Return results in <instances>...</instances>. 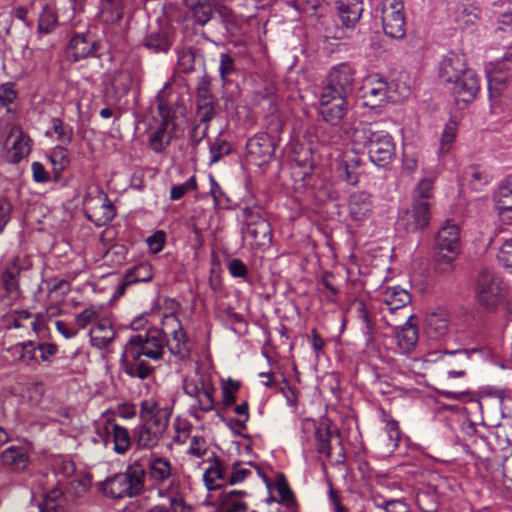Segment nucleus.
<instances>
[{"label": "nucleus", "instance_id": "48", "mask_svg": "<svg viewBox=\"0 0 512 512\" xmlns=\"http://www.w3.org/2000/svg\"><path fill=\"white\" fill-rule=\"evenodd\" d=\"M358 317L364 323L363 334L367 346L374 342V325L364 301H356Z\"/></svg>", "mask_w": 512, "mask_h": 512}, {"label": "nucleus", "instance_id": "15", "mask_svg": "<svg viewBox=\"0 0 512 512\" xmlns=\"http://www.w3.org/2000/svg\"><path fill=\"white\" fill-rule=\"evenodd\" d=\"M200 387L204 395L200 403V410L202 412H210L214 409V394L216 388L211 382L210 377L205 375H199L197 378L185 377L183 379V391L186 395L190 396L195 389Z\"/></svg>", "mask_w": 512, "mask_h": 512}, {"label": "nucleus", "instance_id": "29", "mask_svg": "<svg viewBox=\"0 0 512 512\" xmlns=\"http://www.w3.org/2000/svg\"><path fill=\"white\" fill-rule=\"evenodd\" d=\"M341 22L346 27H354L363 13V0H337Z\"/></svg>", "mask_w": 512, "mask_h": 512}, {"label": "nucleus", "instance_id": "46", "mask_svg": "<svg viewBox=\"0 0 512 512\" xmlns=\"http://www.w3.org/2000/svg\"><path fill=\"white\" fill-rule=\"evenodd\" d=\"M126 283L136 284L139 282H149L153 278L152 266L148 262H141L124 273Z\"/></svg>", "mask_w": 512, "mask_h": 512}, {"label": "nucleus", "instance_id": "17", "mask_svg": "<svg viewBox=\"0 0 512 512\" xmlns=\"http://www.w3.org/2000/svg\"><path fill=\"white\" fill-rule=\"evenodd\" d=\"M508 62L501 61L491 64L486 69L488 78V90L491 99L498 98L507 86L511 78L509 68L506 66Z\"/></svg>", "mask_w": 512, "mask_h": 512}, {"label": "nucleus", "instance_id": "21", "mask_svg": "<svg viewBox=\"0 0 512 512\" xmlns=\"http://www.w3.org/2000/svg\"><path fill=\"white\" fill-rule=\"evenodd\" d=\"M209 467L205 470L203 475L204 483L208 490H216L228 484L224 469V462L215 453L207 459Z\"/></svg>", "mask_w": 512, "mask_h": 512}, {"label": "nucleus", "instance_id": "53", "mask_svg": "<svg viewBox=\"0 0 512 512\" xmlns=\"http://www.w3.org/2000/svg\"><path fill=\"white\" fill-rule=\"evenodd\" d=\"M226 32L231 36H236L239 32L238 21L230 9H221L217 11Z\"/></svg>", "mask_w": 512, "mask_h": 512}, {"label": "nucleus", "instance_id": "64", "mask_svg": "<svg viewBox=\"0 0 512 512\" xmlns=\"http://www.w3.org/2000/svg\"><path fill=\"white\" fill-rule=\"evenodd\" d=\"M500 264L512 273V239L506 240L497 255Z\"/></svg>", "mask_w": 512, "mask_h": 512}, {"label": "nucleus", "instance_id": "50", "mask_svg": "<svg viewBox=\"0 0 512 512\" xmlns=\"http://www.w3.org/2000/svg\"><path fill=\"white\" fill-rule=\"evenodd\" d=\"M277 491L280 496L279 502L284 504L288 509H294L297 507V501L295 495L284 475L281 474L276 483Z\"/></svg>", "mask_w": 512, "mask_h": 512}, {"label": "nucleus", "instance_id": "52", "mask_svg": "<svg viewBox=\"0 0 512 512\" xmlns=\"http://www.w3.org/2000/svg\"><path fill=\"white\" fill-rule=\"evenodd\" d=\"M51 122L53 130L57 134L58 141L66 145L70 144L73 139L72 127L68 124H64L60 118H53Z\"/></svg>", "mask_w": 512, "mask_h": 512}, {"label": "nucleus", "instance_id": "61", "mask_svg": "<svg viewBox=\"0 0 512 512\" xmlns=\"http://www.w3.org/2000/svg\"><path fill=\"white\" fill-rule=\"evenodd\" d=\"M456 136V123L450 122L448 123L441 135L440 140V152L447 153L450 150V146L454 141Z\"/></svg>", "mask_w": 512, "mask_h": 512}, {"label": "nucleus", "instance_id": "23", "mask_svg": "<svg viewBox=\"0 0 512 512\" xmlns=\"http://www.w3.org/2000/svg\"><path fill=\"white\" fill-rule=\"evenodd\" d=\"M121 367L124 373L132 378L145 380L153 375L155 368L142 357L129 355L123 351L121 356Z\"/></svg>", "mask_w": 512, "mask_h": 512}, {"label": "nucleus", "instance_id": "35", "mask_svg": "<svg viewBox=\"0 0 512 512\" xmlns=\"http://www.w3.org/2000/svg\"><path fill=\"white\" fill-rule=\"evenodd\" d=\"M405 317L407 320L405 324L401 326V328L396 332V338L399 347L403 351L409 352L417 344L418 330L417 327L411 322L414 316L411 314H406Z\"/></svg>", "mask_w": 512, "mask_h": 512}, {"label": "nucleus", "instance_id": "24", "mask_svg": "<svg viewBox=\"0 0 512 512\" xmlns=\"http://www.w3.org/2000/svg\"><path fill=\"white\" fill-rule=\"evenodd\" d=\"M98 434L102 438L112 437L113 449L117 454H125L131 447L132 437L128 429L112 421H107L104 432L99 431Z\"/></svg>", "mask_w": 512, "mask_h": 512}, {"label": "nucleus", "instance_id": "2", "mask_svg": "<svg viewBox=\"0 0 512 512\" xmlns=\"http://www.w3.org/2000/svg\"><path fill=\"white\" fill-rule=\"evenodd\" d=\"M359 141L368 152L370 161L379 166L387 167L396 157V146L392 136L379 128L378 125L366 123L354 131Z\"/></svg>", "mask_w": 512, "mask_h": 512}, {"label": "nucleus", "instance_id": "19", "mask_svg": "<svg viewBox=\"0 0 512 512\" xmlns=\"http://www.w3.org/2000/svg\"><path fill=\"white\" fill-rule=\"evenodd\" d=\"M480 351L481 349L479 348L445 351L444 364L448 370V376L452 378L463 377L465 375V368L470 360V355Z\"/></svg>", "mask_w": 512, "mask_h": 512}, {"label": "nucleus", "instance_id": "36", "mask_svg": "<svg viewBox=\"0 0 512 512\" xmlns=\"http://www.w3.org/2000/svg\"><path fill=\"white\" fill-rule=\"evenodd\" d=\"M191 10L194 21L200 26L206 25L213 17V5L210 0H184Z\"/></svg>", "mask_w": 512, "mask_h": 512}, {"label": "nucleus", "instance_id": "39", "mask_svg": "<svg viewBox=\"0 0 512 512\" xmlns=\"http://www.w3.org/2000/svg\"><path fill=\"white\" fill-rule=\"evenodd\" d=\"M244 233L257 247L268 246L272 241V229L268 221H260L256 226L246 228Z\"/></svg>", "mask_w": 512, "mask_h": 512}, {"label": "nucleus", "instance_id": "22", "mask_svg": "<svg viewBox=\"0 0 512 512\" xmlns=\"http://www.w3.org/2000/svg\"><path fill=\"white\" fill-rule=\"evenodd\" d=\"M389 86L387 81L379 74L371 75L364 86L363 97L366 99V104L371 107L379 106L383 103L388 96Z\"/></svg>", "mask_w": 512, "mask_h": 512}, {"label": "nucleus", "instance_id": "62", "mask_svg": "<svg viewBox=\"0 0 512 512\" xmlns=\"http://www.w3.org/2000/svg\"><path fill=\"white\" fill-rule=\"evenodd\" d=\"M243 216L246 228L256 226V223L260 221H267L263 216V211L260 207H245L243 210Z\"/></svg>", "mask_w": 512, "mask_h": 512}, {"label": "nucleus", "instance_id": "54", "mask_svg": "<svg viewBox=\"0 0 512 512\" xmlns=\"http://www.w3.org/2000/svg\"><path fill=\"white\" fill-rule=\"evenodd\" d=\"M236 72L235 60L228 53L220 55L219 73L224 82H227L229 77Z\"/></svg>", "mask_w": 512, "mask_h": 512}, {"label": "nucleus", "instance_id": "43", "mask_svg": "<svg viewBox=\"0 0 512 512\" xmlns=\"http://www.w3.org/2000/svg\"><path fill=\"white\" fill-rule=\"evenodd\" d=\"M175 132L158 126L148 137V146L155 153L163 152L171 143Z\"/></svg>", "mask_w": 512, "mask_h": 512}, {"label": "nucleus", "instance_id": "44", "mask_svg": "<svg viewBox=\"0 0 512 512\" xmlns=\"http://www.w3.org/2000/svg\"><path fill=\"white\" fill-rule=\"evenodd\" d=\"M21 266L18 260H13L2 273V281L9 294H17L19 291V275Z\"/></svg>", "mask_w": 512, "mask_h": 512}, {"label": "nucleus", "instance_id": "28", "mask_svg": "<svg viewBox=\"0 0 512 512\" xmlns=\"http://www.w3.org/2000/svg\"><path fill=\"white\" fill-rule=\"evenodd\" d=\"M27 450L21 446H10L0 454L1 464L13 471H23L29 463Z\"/></svg>", "mask_w": 512, "mask_h": 512}, {"label": "nucleus", "instance_id": "38", "mask_svg": "<svg viewBox=\"0 0 512 512\" xmlns=\"http://www.w3.org/2000/svg\"><path fill=\"white\" fill-rule=\"evenodd\" d=\"M65 497L58 488H53L44 494L42 502L38 504L40 512H66Z\"/></svg>", "mask_w": 512, "mask_h": 512}, {"label": "nucleus", "instance_id": "8", "mask_svg": "<svg viewBox=\"0 0 512 512\" xmlns=\"http://www.w3.org/2000/svg\"><path fill=\"white\" fill-rule=\"evenodd\" d=\"M431 220V204L412 202L409 209L402 211L397 219V225L407 233L423 231Z\"/></svg>", "mask_w": 512, "mask_h": 512}, {"label": "nucleus", "instance_id": "58", "mask_svg": "<svg viewBox=\"0 0 512 512\" xmlns=\"http://www.w3.org/2000/svg\"><path fill=\"white\" fill-rule=\"evenodd\" d=\"M216 111L214 104L201 103L196 105V117L199 124L208 125L209 122L215 117Z\"/></svg>", "mask_w": 512, "mask_h": 512}, {"label": "nucleus", "instance_id": "30", "mask_svg": "<svg viewBox=\"0 0 512 512\" xmlns=\"http://www.w3.org/2000/svg\"><path fill=\"white\" fill-rule=\"evenodd\" d=\"M89 335L91 344L99 349L106 348L115 338L112 324L107 319H98L90 330Z\"/></svg>", "mask_w": 512, "mask_h": 512}, {"label": "nucleus", "instance_id": "16", "mask_svg": "<svg viewBox=\"0 0 512 512\" xmlns=\"http://www.w3.org/2000/svg\"><path fill=\"white\" fill-rule=\"evenodd\" d=\"M167 324L171 325L172 340L167 339L168 350L171 354L179 358L180 360L188 359L191 355V349L189 347L188 336L182 327L181 322L175 316L167 317Z\"/></svg>", "mask_w": 512, "mask_h": 512}, {"label": "nucleus", "instance_id": "56", "mask_svg": "<svg viewBox=\"0 0 512 512\" xmlns=\"http://www.w3.org/2000/svg\"><path fill=\"white\" fill-rule=\"evenodd\" d=\"M464 178L469 182L471 188L474 190L480 189L488 182L487 176L480 172L476 167H469L464 172Z\"/></svg>", "mask_w": 512, "mask_h": 512}, {"label": "nucleus", "instance_id": "42", "mask_svg": "<svg viewBox=\"0 0 512 512\" xmlns=\"http://www.w3.org/2000/svg\"><path fill=\"white\" fill-rule=\"evenodd\" d=\"M411 301L410 294L403 289L388 288L385 292L384 303L391 312L405 308Z\"/></svg>", "mask_w": 512, "mask_h": 512}, {"label": "nucleus", "instance_id": "40", "mask_svg": "<svg viewBox=\"0 0 512 512\" xmlns=\"http://www.w3.org/2000/svg\"><path fill=\"white\" fill-rule=\"evenodd\" d=\"M100 15L105 23L120 21L124 13L123 0H101Z\"/></svg>", "mask_w": 512, "mask_h": 512}, {"label": "nucleus", "instance_id": "45", "mask_svg": "<svg viewBox=\"0 0 512 512\" xmlns=\"http://www.w3.org/2000/svg\"><path fill=\"white\" fill-rule=\"evenodd\" d=\"M49 160L52 164L54 180L59 181L61 173L70 164V158L67 149L62 146H56L51 151Z\"/></svg>", "mask_w": 512, "mask_h": 512}, {"label": "nucleus", "instance_id": "10", "mask_svg": "<svg viewBox=\"0 0 512 512\" xmlns=\"http://www.w3.org/2000/svg\"><path fill=\"white\" fill-rule=\"evenodd\" d=\"M84 213L87 219L98 227L108 224L116 215L114 205L107 194L102 192L84 200Z\"/></svg>", "mask_w": 512, "mask_h": 512}, {"label": "nucleus", "instance_id": "41", "mask_svg": "<svg viewBox=\"0 0 512 512\" xmlns=\"http://www.w3.org/2000/svg\"><path fill=\"white\" fill-rule=\"evenodd\" d=\"M497 208L501 211H512V176L506 177L494 193Z\"/></svg>", "mask_w": 512, "mask_h": 512}, {"label": "nucleus", "instance_id": "25", "mask_svg": "<svg viewBox=\"0 0 512 512\" xmlns=\"http://www.w3.org/2000/svg\"><path fill=\"white\" fill-rule=\"evenodd\" d=\"M247 495L244 490H230L222 492L218 498L216 512H257L249 511V507L243 498Z\"/></svg>", "mask_w": 512, "mask_h": 512}, {"label": "nucleus", "instance_id": "4", "mask_svg": "<svg viewBox=\"0 0 512 512\" xmlns=\"http://www.w3.org/2000/svg\"><path fill=\"white\" fill-rule=\"evenodd\" d=\"M167 344L166 333L156 327H150L143 333L132 335L124 346L125 352L137 357H147L151 360H160L164 355Z\"/></svg>", "mask_w": 512, "mask_h": 512}, {"label": "nucleus", "instance_id": "12", "mask_svg": "<svg viewBox=\"0 0 512 512\" xmlns=\"http://www.w3.org/2000/svg\"><path fill=\"white\" fill-rule=\"evenodd\" d=\"M274 152V141L265 133L254 135L246 143V159L249 163L256 166H262L270 162Z\"/></svg>", "mask_w": 512, "mask_h": 512}, {"label": "nucleus", "instance_id": "32", "mask_svg": "<svg viewBox=\"0 0 512 512\" xmlns=\"http://www.w3.org/2000/svg\"><path fill=\"white\" fill-rule=\"evenodd\" d=\"M12 137H14V141L11 148L7 151L6 159L9 163L17 164L29 155L31 148L29 138H27L20 129L17 130L16 134L12 131L7 141Z\"/></svg>", "mask_w": 512, "mask_h": 512}, {"label": "nucleus", "instance_id": "7", "mask_svg": "<svg viewBox=\"0 0 512 512\" xmlns=\"http://www.w3.org/2000/svg\"><path fill=\"white\" fill-rule=\"evenodd\" d=\"M348 97L322 89L320 96V114L325 122L335 128L346 116L349 110Z\"/></svg>", "mask_w": 512, "mask_h": 512}, {"label": "nucleus", "instance_id": "37", "mask_svg": "<svg viewBox=\"0 0 512 512\" xmlns=\"http://www.w3.org/2000/svg\"><path fill=\"white\" fill-rule=\"evenodd\" d=\"M177 67L182 73L188 74L195 71V65L198 60L202 63L204 56L199 50L192 47H182L177 50Z\"/></svg>", "mask_w": 512, "mask_h": 512}, {"label": "nucleus", "instance_id": "20", "mask_svg": "<svg viewBox=\"0 0 512 512\" xmlns=\"http://www.w3.org/2000/svg\"><path fill=\"white\" fill-rule=\"evenodd\" d=\"M142 44L153 53H167L173 45V32L169 27H157L148 32Z\"/></svg>", "mask_w": 512, "mask_h": 512}, {"label": "nucleus", "instance_id": "5", "mask_svg": "<svg viewBox=\"0 0 512 512\" xmlns=\"http://www.w3.org/2000/svg\"><path fill=\"white\" fill-rule=\"evenodd\" d=\"M475 296L483 308L496 310L504 299L502 280L489 269L481 270L475 281Z\"/></svg>", "mask_w": 512, "mask_h": 512}, {"label": "nucleus", "instance_id": "47", "mask_svg": "<svg viewBox=\"0 0 512 512\" xmlns=\"http://www.w3.org/2000/svg\"><path fill=\"white\" fill-rule=\"evenodd\" d=\"M157 109L161 118L159 126L175 132V110L160 95L157 96Z\"/></svg>", "mask_w": 512, "mask_h": 512}, {"label": "nucleus", "instance_id": "59", "mask_svg": "<svg viewBox=\"0 0 512 512\" xmlns=\"http://www.w3.org/2000/svg\"><path fill=\"white\" fill-rule=\"evenodd\" d=\"M197 189V182L195 176H191L186 182L180 185H175L171 188L170 198L172 200L181 199L189 191Z\"/></svg>", "mask_w": 512, "mask_h": 512}, {"label": "nucleus", "instance_id": "6", "mask_svg": "<svg viewBox=\"0 0 512 512\" xmlns=\"http://www.w3.org/2000/svg\"><path fill=\"white\" fill-rule=\"evenodd\" d=\"M435 246L438 250V269L442 270L440 266L444 264L449 266L446 271H452V264L460 252L459 226L451 220H446L437 233Z\"/></svg>", "mask_w": 512, "mask_h": 512}, {"label": "nucleus", "instance_id": "57", "mask_svg": "<svg viewBox=\"0 0 512 512\" xmlns=\"http://www.w3.org/2000/svg\"><path fill=\"white\" fill-rule=\"evenodd\" d=\"M208 451V444L203 436L195 435L191 437V442L187 453L195 458H202Z\"/></svg>", "mask_w": 512, "mask_h": 512}, {"label": "nucleus", "instance_id": "14", "mask_svg": "<svg viewBox=\"0 0 512 512\" xmlns=\"http://www.w3.org/2000/svg\"><path fill=\"white\" fill-rule=\"evenodd\" d=\"M99 48V41L90 32L76 33L68 45L69 53L74 61L98 56Z\"/></svg>", "mask_w": 512, "mask_h": 512}, {"label": "nucleus", "instance_id": "3", "mask_svg": "<svg viewBox=\"0 0 512 512\" xmlns=\"http://www.w3.org/2000/svg\"><path fill=\"white\" fill-rule=\"evenodd\" d=\"M146 469L135 461L125 473H120L106 480L104 492L114 499L134 497L139 495L144 488Z\"/></svg>", "mask_w": 512, "mask_h": 512}, {"label": "nucleus", "instance_id": "49", "mask_svg": "<svg viewBox=\"0 0 512 512\" xmlns=\"http://www.w3.org/2000/svg\"><path fill=\"white\" fill-rule=\"evenodd\" d=\"M433 185L434 180L432 178H424L422 179L416 186L413 195L412 202H421L425 204H431V199L433 198Z\"/></svg>", "mask_w": 512, "mask_h": 512}, {"label": "nucleus", "instance_id": "60", "mask_svg": "<svg viewBox=\"0 0 512 512\" xmlns=\"http://www.w3.org/2000/svg\"><path fill=\"white\" fill-rule=\"evenodd\" d=\"M251 475V471L248 468L242 466V463L237 461L232 464L231 474L227 479L229 485H234L243 482L246 478Z\"/></svg>", "mask_w": 512, "mask_h": 512}, {"label": "nucleus", "instance_id": "33", "mask_svg": "<svg viewBox=\"0 0 512 512\" xmlns=\"http://www.w3.org/2000/svg\"><path fill=\"white\" fill-rule=\"evenodd\" d=\"M372 210V201L369 193L358 191L353 193L349 199V211L351 217L356 220H362L367 217Z\"/></svg>", "mask_w": 512, "mask_h": 512}, {"label": "nucleus", "instance_id": "55", "mask_svg": "<svg viewBox=\"0 0 512 512\" xmlns=\"http://www.w3.org/2000/svg\"><path fill=\"white\" fill-rule=\"evenodd\" d=\"M99 313L98 310L91 306L89 308L84 309L81 313L76 315L75 323L79 329H85L91 323H96L98 321Z\"/></svg>", "mask_w": 512, "mask_h": 512}, {"label": "nucleus", "instance_id": "13", "mask_svg": "<svg viewBox=\"0 0 512 512\" xmlns=\"http://www.w3.org/2000/svg\"><path fill=\"white\" fill-rule=\"evenodd\" d=\"M449 85L448 89L457 103L472 102L480 90L479 78L473 70L466 71L460 78H457Z\"/></svg>", "mask_w": 512, "mask_h": 512}, {"label": "nucleus", "instance_id": "26", "mask_svg": "<svg viewBox=\"0 0 512 512\" xmlns=\"http://www.w3.org/2000/svg\"><path fill=\"white\" fill-rule=\"evenodd\" d=\"M172 475L171 462L164 457L151 455L148 461L146 476L153 483L160 485Z\"/></svg>", "mask_w": 512, "mask_h": 512}, {"label": "nucleus", "instance_id": "51", "mask_svg": "<svg viewBox=\"0 0 512 512\" xmlns=\"http://www.w3.org/2000/svg\"><path fill=\"white\" fill-rule=\"evenodd\" d=\"M58 25V20L53 9L46 5L38 19V31L39 33H51Z\"/></svg>", "mask_w": 512, "mask_h": 512}, {"label": "nucleus", "instance_id": "31", "mask_svg": "<svg viewBox=\"0 0 512 512\" xmlns=\"http://www.w3.org/2000/svg\"><path fill=\"white\" fill-rule=\"evenodd\" d=\"M314 435L318 453L324 454L327 458H332L334 444H339L341 441L339 431L328 427H318Z\"/></svg>", "mask_w": 512, "mask_h": 512}, {"label": "nucleus", "instance_id": "1", "mask_svg": "<svg viewBox=\"0 0 512 512\" xmlns=\"http://www.w3.org/2000/svg\"><path fill=\"white\" fill-rule=\"evenodd\" d=\"M171 411L160 408L152 400H143L140 404L139 417L142 423L133 431V439L139 449H151L164 437L169 425Z\"/></svg>", "mask_w": 512, "mask_h": 512}, {"label": "nucleus", "instance_id": "18", "mask_svg": "<svg viewBox=\"0 0 512 512\" xmlns=\"http://www.w3.org/2000/svg\"><path fill=\"white\" fill-rule=\"evenodd\" d=\"M470 70L463 55L450 52L440 63L439 76L444 82L451 84Z\"/></svg>", "mask_w": 512, "mask_h": 512}, {"label": "nucleus", "instance_id": "27", "mask_svg": "<svg viewBox=\"0 0 512 512\" xmlns=\"http://www.w3.org/2000/svg\"><path fill=\"white\" fill-rule=\"evenodd\" d=\"M450 315L446 310L432 312L426 317V331L431 338L439 339L448 334Z\"/></svg>", "mask_w": 512, "mask_h": 512}, {"label": "nucleus", "instance_id": "11", "mask_svg": "<svg viewBox=\"0 0 512 512\" xmlns=\"http://www.w3.org/2000/svg\"><path fill=\"white\" fill-rule=\"evenodd\" d=\"M355 74L350 64L341 63L330 70L323 90L349 96L354 89Z\"/></svg>", "mask_w": 512, "mask_h": 512}, {"label": "nucleus", "instance_id": "34", "mask_svg": "<svg viewBox=\"0 0 512 512\" xmlns=\"http://www.w3.org/2000/svg\"><path fill=\"white\" fill-rule=\"evenodd\" d=\"M361 165L360 156L354 152H346L340 163L339 170L341 171L340 176L350 185H356L359 181V174L357 169Z\"/></svg>", "mask_w": 512, "mask_h": 512}, {"label": "nucleus", "instance_id": "9", "mask_svg": "<svg viewBox=\"0 0 512 512\" xmlns=\"http://www.w3.org/2000/svg\"><path fill=\"white\" fill-rule=\"evenodd\" d=\"M403 3L398 0H385L382 8V25L384 33L394 39L405 36V16Z\"/></svg>", "mask_w": 512, "mask_h": 512}, {"label": "nucleus", "instance_id": "63", "mask_svg": "<svg viewBox=\"0 0 512 512\" xmlns=\"http://www.w3.org/2000/svg\"><path fill=\"white\" fill-rule=\"evenodd\" d=\"M231 147L230 144L223 139H216L214 143L210 146L211 153V163L218 162L223 155H227L230 153Z\"/></svg>", "mask_w": 512, "mask_h": 512}]
</instances>
